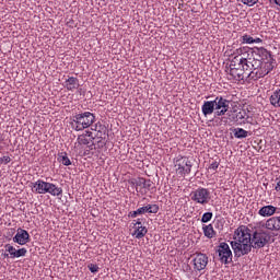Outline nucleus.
<instances>
[{
	"label": "nucleus",
	"instance_id": "obj_1",
	"mask_svg": "<svg viewBox=\"0 0 280 280\" xmlns=\"http://www.w3.org/2000/svg\"><path fill=\"white\" fill-rule=\"evenodd\" d=\"M236 65L242 68L249 80H259L260 78H266L275 69V59L268 49L256 47Z\"/></svg>",
	"mask_w": 280,
	"mask_h": 280
},
{
	"label": "nucleus",
	"instance_id": "obj_2",
	"mask_svg": "<svg viewBox=\"0 0 280 280\" xmlns=\"http://www.w3.org/2000/svg\"><path fill=\"white\" fill-rule=\"evenodd\" d=\"M231 247L235 257L248 255L253 248H264L268 244V234L266 232H255L250 234V229L246 225H240L233 234Z\"/></svg>",
	"mask_w": 280,
	"mask_h": 280
},
{
	"label": "nucleus",
	"instance_id": "obj_3",
	"mask_svg": "<svg viewBox=\"0 0 280 280\" xmlns=\"http://www.w3.org/2000/svg\"><path fill=\"white\" fill-rule=\"evenodd\" d=\"M93 124H95V114L91 112H83L81 114H77L73 116V119L71 121V126L77 132L86 130V128H91Z\"/></svg>",
	"mask_w": 280,
	"mask_h": 280
},
{
	"label": "nucleus",
	"instance_id": "obj_4",
	"mask_svg": "<svg viewBox=\"0 0 280 280\" xmlns=\"http://www.w3.org/2000/svg\"><path fill=\"white\" fill-rule=\"evenodd\" d=\"M174 167L177 176L185 178V176L191 174V167H194V164L189 158L179 155L174 160Z\"/></svg>",
	"mask_w": 280,
	"mask_h": 280
},
{
	"label": "nucleus",
	"instance_id": "obj_5",
	"mask_svg": "<svg viewBox=\"0 0 280 280\" xmlns=\"http://www.w3.org/2000/svg\"><path fill=\"white\" fill-rule=\"evenodd\" d=\"M190 199L196 205H209L211 202V191L207 188L199 187L190 192Z\"/></svg>",
	"mask_w": 280,
	"mask_h": 280
},
{
	"label": "nucleus",
	"instance_id": "obj_6",
	"mask_svg": "<svg viewBox=\"0 0 280 280\" xmlns=\"http://www.w3.org/2000/svg\"><path fill=\"white\" fill-rule=\"evenodd\" d=\"M250 51H253V49L248 48V47H240L236 49H228L225 51V54H228V56H232V60L230 62H232V65H240L241 61H243L245 58H248V55L250 54Z\"/></svg>",
	"mask_w": 280,
	"mask_h": 280
},
{
	"label": "nucleus",
	"instance_id": "obj_7",
	"mask_svg": "<svg viewBox=\"0 0 280 280\" xmlns=\"http://www.w3.org/2000/svg\"><path fill=\"white\" fill-rule=\"evenodd\" d=\"M130 185L136 187V191L144 196V194H148L150 189H152V180L145 179L143 177H137L129 180Z\"/></svg>",
	"mask_w": 280,
	"mask_h": 280
},
{
	"label": "nucleus",
	"instance_id": "obj_8",
	"mask_svg": "<svg viewBox=\"0 0 280 280\" xmlns=\"http://www.w3.org/2000/svg\"><path fill=\"white\" fill-rule=\"evenodd\" d=\"M228 80L231 82H242L245 78L244 70L237 63L230 61V68L226 70Z\"/></svg>",
	"mask_w": 280,
	"mask_h": 280
},
{
	"label": "nucleus",
	"instance_id": "obj_9",
	"mask_svg": "<svg viewBox=\"0 0 280 280\" xmlns=\"http://www.w3.org/2000/svg\"><path fill=\"white\" fill-rule=\"evenodd\" d=\"M217 253L219 255V261H221V264H231V261H233V252L226 243H220Z\"/></svg>",
	"mask_w": 280,
	"mask_h": 280
},
{
	"label": "nucleus",
	"instance_id": "obj_10",
	"mask_svg": "<svg viewBox=\"0 0 280 280\" xmlns=\"http://www.w3.org/2000/svg\"><path fill=\"white\" fill-rule=\"evenodd\" d=\"M213 102L215 117H222L229 113V104L231 103L229 100L223 96H217Z\"/></svg>",
	"mask_w": 280,
	"mask_h": 280
},
{
	"label": "nucleus",
	"instance_id": "obj_11",
	"mask_svg": "<svg viewBox=\"0 0 280 280\" xmlns=\"http://www.w3.org/2000/svg\"><path fill=\"white\" fill-rule=\"evenodd\" d=\"M195 272H202L209 264V256L207 254L198 253L192 259Z\"/></svg>",
	"mask_w": 280,
	"mask_h": 280
},
{
	"label": "nucleus",
	"instance_id": "obj_12",
	"mask_svg": "<svg viewBox=\"0 0 280 280\" xmlns=\"http://www.w3.org/2000/svg\"><path fill=\"white\" fill-rule=\"evenodd\" d=\"M133 232L132 237H136V240H143L144 235H148V228L143 225L141 222V219H138L137 221H133Z\"/></svg>",
	"mask_w": 280,
	"mask_h": 280
},
{
	"label": "nucleus",
	"instance_id": "obj_13",
	"mask_svg": "<svg viewBox=\"0 0 280 280\" xmlns=\"http://www.w3.org/2000/svg\"><path fill=\"white\" fill-rule=\"evenodd\" d=\"M14 244H19L20 246H25V244H30V232L24 229H18L16 234L13 236Z\"/></svg>",
	"mask_w": 280,
	"mask_h": 280
},
{
	"label": "nucleus",
	"instance_id": "obj_14",
	"mask_svg": "<svg viewBox=\"0 0 280 280\" xmlns=\"http://www.w3.org/2000/svg\"><path fill=\"white\" fill-rule=\"evenodd\" d=\"M235 121H237L238 126H244L246 124H250V126H255V119L253 116H248L246 110H240L236 113Z\"/></svg>",
	"mask_w": 280,
	"mask_h": 280
},
{
	"label": "nucleus",
	"instance_id": "obj_15",
	"mask_svg": "<svg viewBox=\"0 0 280 280\" xmlns=\"http://www.w3.org/2000/svg\"><path fill=\"white\" fill-rule=\"evenodd\" d=\"M49 185V182H45L43 179H38L35 182L32 186V192L33 194H47V187Z\"/></svg>",
	"mask_w": 280,
	"mask_h": 280
},
{
	"label": "nucleus",
	"instance_id": "obj_16",
	"mask_svg": "<svg viewBox=\"0 0 280 280\" xmlns=\"http://www.w3.org/2000/svg\"><path fill=\"white\" fill-rule=\"evenodd\" d=\"M265 229H267V231H280V215L269 218L265 223Z\"/></svg>",
	"mask_w": 280,
	"mask_h": 280
},
{
	"label": "nucleus",
	"instance_id": "obj_17",
	"mask_svg": "<svg viewBox=\"0 0 280 280\" xmlns=\"http://www.w3.org/2000/svg\"><path fill=\"white\" fill-rule=\"evenodd\" d=\"M201 112L203 117H209V115H213V113H215L214 101H205L201 106Z\"/></svg>",
	"mask_w": 280,
	"mask_h": 280
},
{
	"label": "nucleus",
	"instance_id": "obj_18",
	"mask_svg": "<svg viewBox=\"0 0 280 280\" xmlns=\"http://www.w3.org/2000/svg\"><path fill=\"white\" fill-rule=\"evenodd\" d=\"M277 213V207L269 205V206H264L258 210V215L261 218H272Z\"/></svg>",
	"mask_w": 280,
	"mask_h": 280
},
{
	"label": "nucleus",
	"instance_id": "obj_19",
	"mask_svg": "<svg viewBox=\"0 0 280 280\" xmlns=\"http://www.w3.org/2000/svg\"><path fill=\"white\" fill-rule=\"evenodd\" d=\"M80 86V80L75 77H69L65 82V88L67 91H75V89H79Z\"/></svg>",
	"mask_w": 280,
	"mask_h": 280
},
{
	"label": "nucleus",
	"instance_id": "obj_20",
	"mask_svg": "<svg viewBox=\"0 0 280 280\" xmlns=\"http://www.w3.org/2000/svg\"><path fill=\"white\" fill-rule=\"evenodd\" d=\"M138 213L140 215H143V213H159V205L154 203L141 207L138 209Z\"/></svg>",
	"mask_w": 280,
	"mask_h": 280
},
{
	"label": "nucleus",
	"instance_id": "obj_21",
	"mask_svg": "<svg viewBox=\"0 0 280 280\" xmlns=\"http://www.w3.org/2000/svg\"><path fill=\"white\" fill-rule=\"evenodd\" d=\"M91 130H94L96 133V137L98 139H102L104 135H106V126L102 125V122H96L95 125H92Z\"/></svg>",
	"mask_w": 280,
	"mask_h": 280
},
{
	"label": "nucleus",
	"instance_id": "obj_22",
	"mask_svg": "<svg viewBox=\"0 0 280 280\" xmlns=\"http://www.w3.org/2000/svg\"><path fill=\"white\" fill-rule=\"evenodd\" d=\"M46 194H50V196H62V188L56 186L55 184L48 183Z\"/></svg>",
	"mask_w": 280,
	"mask_h": 280
},
{
	"label": "nucleus",
	"instance_id": "obj_23",
	"mask_svg": "<svg viewBox=\"0 0 280 280\" xmlns=\"http://www.w3.org/2000/svg\"><path fill=\"white\" fill-rule=\"evenodd\" d=\"M271 106L280 108V89H277L269 98Z\"/></svg>",
	"mask_w": 280,
	"mask_h": 280
},
{
	"label": "nucleus",
	"instance_id": "obj_24",
	"mask_svg": "<svg viewBox=\"0 0 280 280\" xmlns=\"http://www.w3.org/2000/svg\"><path fill=\"white\" fill-rule=\"evenodd\" d=\"M202 231L205 237H208V240H213L215 236V230H213V224L202 225Z\"/></svg>",
	"mask_w": 280,
	"mask_h": 280
},
{
	"label": "nucleus",
	"instance_id": "obj_25",
	"mask_svg": "<svg viewBox=\"0 0 280 280\" xmlns=\"http://www.w3.org/2000/svg\"><path fill=\"white\" fill-rule=\"evenodd\" d=\"M4 249V257L14 259V255L16 254V247H13L11 244H5Z\"/></svg>",
	"mask_w": 280,
	"mask_h": 280
},
{
	"label": "nucleus",
	"instance_id": "obj_26",
	"mask_svg": "<svg viewBox=\"0 0 280 280\" xmlns=\"http://www.w3.org/2000/svg\"><path fill=\"white\" fill-rule=\"evenodd\" d=\"M77 141L80 145H90V143H93V138H89L86 135H81L78 137Z\"/></svg>",
	"mask_w": 280,
	"mask_h": 280
},
{
	"label": "nucleus",
	"instance_id": "obj_27",
	"mask_svg": "<svg viewBox=\"0 0 280 280\" xmlns=\"http://www.w3.org/2000/svg\"><path fill=\"white\" fill-rule=\"evenodd\" d=\"M234 137L235 139H246V137H248V131L243 128H236L234 129Z\"/></svg>",
	"mask_w": 280,
	"mask_h": 280
},
{
	"label": "nucleus",
	"instance_id": "obj_28",
	"mask_svg": "<svg viewBox=\"0 0 280 280\" xmlns=\"http://www.w3.org/2000/svg\"><path fill=\"white\" fill-rule=\"evenodd\" d=\"M58 161L59 163H61L62 165H66L67 167L68 165H71V160L69 159L66 152L59 154Z\"/></svg>",
	"mask_w": 280,
	"mask_h": 280
},
{
	"label": "nucleus",
	"instance_id": "obj_29",
	"mask_svg": "<svg viewBox=\"0 0 280 280\" xmlns=\"http://www.w3.org/2000/svg\"><path fill=\"white\" fill-rule=\"evenodd\" d=\"M213 219V212H205L201 217L202 224H207V222H211Z\"/></svg>",
	"mask_w": 280,
	"mask_h": 280
},
{
	"label": "nucleus",
	"instance_id": "obj_30",
	"mask_svg": "<svg viewBox=\"0 0 280 280\" xmlns=\"http://www.w3.org/2000/svg\"><path fill=\"white\" fill-rule=\"evenodd\" d=\"M27 255V248L22 247L20 249H15L14 259H19V257H25Z\"/></svg>",
	"mask_w": 280,
	"mask_h": 280
},
{
	"label": "nucleus",
	"instance_id": "obj_31",
	"mask_svg": "<svg viewBox=\"0 0 280 280\" xmlns=\"http://www.w3.org/2000/svg\"><path fill=\"white\" fill-rule=\"evenodd\" d=\"M254 39H255V38H253V36L247 35V34H245V35L242 36V43H243L244 45H253V44H254Z\"/></svg>",
	"mask_w": 280,
	"mask_h": 280
},
{
	"label": "nucleus",
	"instance_id": "obj_32",
	"mask_svg": "<svg viewBox=\"0 0 280 280\" xmlns=\"http://www.w3.org/2000/svg\"><path fill=\"white\" fill-rule=\"evenodd\" d=\"M219 167H220V161L214 160L210 163L208 168L211 170L212 172H215Z\"/></svg>",
	"mask_w": 280,
	"mask_h": 280
},
{
	"label": "nucleus",
	"instance_id": "obj_33",
	"mask_svg": "<svg viewBox=\"0 0 280 280\" xmlns=\"http://www.w3.org/2000/svg\"><path fill=\"white\" fill-rule=\"evenodd\" d=\"M258 1L259 0H241L244 5H248L249 8H253V5H255V3H258Z\"/></svg>",
	"mask_w": 280,
	"mask_h": 280
},
{
	"label": "nucleus",
	"instance_id": "obj_34",
	"mask_svg": "<svg viewBox=\"0 0 280 280\" xmlns=\"http://www.w3.org/2000/svg\"><path fill=\"white\" fill-rule=\"evenodd\" d=\"M90 272H93L95 275V272H100V267L97 265H94V264H90L88 266Z\"/></svg>",
	"mask_w": 280,
	"mask_h": 280
},
{
	"label": "nucleus",
	"instance_id": "obj_35",
	"mask_svg": "<svg viewBox=\"0 0 280 280\" xmlns=\"http://www.w3.org/2000/svg\"><path fill=\"white\" fill-rule=\"evenodd\" d=\"M12 159L8 155L0 158V163H2V165H8V163H10Z\"/></svg>",
	"mask_w": 280,
	"mask_h": 280
},
{
	"label": "nucleus",
	"instance_id": "obj_36",
	"mask_svg": "<svg viewBox=\"0 0 280 280\" xmlns=\"http://www.w3.org/2000/svg\"><path fill=\"white\" fill-rule=\"evenodd\" d=\"M96 145H97V148H104V145H106V139H104L103 137L100 138Z\"/></svg>",
	"mask_w": 280,
	"mask_h": 280
},
{
	"label": "nucleus",
	"instance_id": "obj_37",
	"mask_svg": "<svg viewBox=\"0 0 280 280\" xmlns=\"http://www.w3.org/2000/svg\"><path fill=\"white\" fill-rule=\"evenodd\" d=\"M137 215H140L139 209H137L135 211H130L128 214V218H137Z\"/></svg>",
	"mask_w": 280,
	"mask_h": 280
},
{
	"label": "nucleus",
	"instance_id": "obj_38",
	"mask_svg": "<svg viewBox=\"0 0 280 280\" xmlns=\"http://www.w3.org/2000/svg\"><path fill=\"white\" fill-rule=\"evenodd\" d=\"M83 135H86V137L90 138V139H94L93 138V132H91V131H85V133H83Z\"/></svg>",
	"mask_w": 280,
	"mask_h": 280
},
{
	"label": "nucleus",
	"instance_id": "obj_39",
	"mask_svg": "<svg viewBox=\"0 0 280 280\" xmlns=\"http://www.w3.org/2000/svg\"><path fill=\"white\" fill-rule=\"evenodd\" d=\"M255 43H264V40L261 38L257 37V38H254V44Z\"/></svg>",
	"mask_w": 280,
	"mask_h": 280
},
{
	"label": "nucleus",
	"instance_id": "obj_40",
	"mask_svg": "<svg viewBox=\"0 0 280 280\" xmlns=\"http://www.w3.org/2000/svg\"><path fill=\"white\" fill-rule=\"evenodd\" d=\"M276 191H280V180L277 183V185H276Z\"/></svg>",
	"mask_w": 280,
	"mask_h": 280
},
{
	"label": "nucleus",
	"instance_id": "obj_41",
	"mask_svg": "<svg viewBox=\"0 0 280 280\" xmlns=\"http://www.w3.org/2000/svg\"><path fill=\"white\" fill-rule=\"evenodd\" d=\"M0 143H1V138H0Z\"/></svg>",
	"mask_w": 280,
	"mask_h": 280
}]
</instances>
